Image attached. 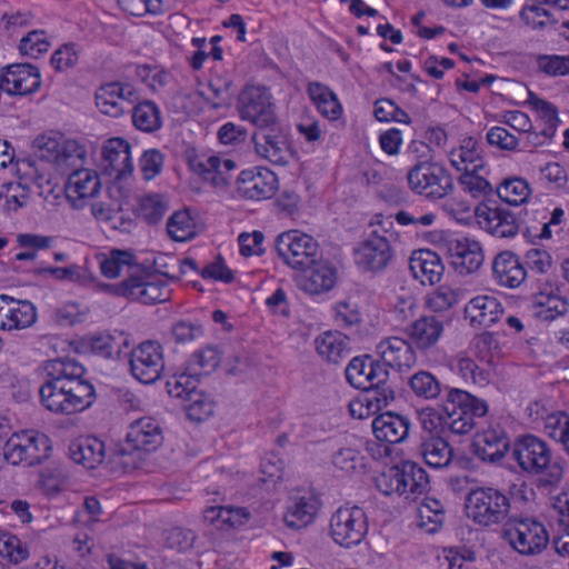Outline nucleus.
Wrapping results in <instances>:
<instances>
[{
    "instance_id": "1",
    "label": "nucleus",
    "mask_w": 569,
    "mask_h": 569,
    "mask_svg": "<svg viewBox=\"0 0 569 569\" xmlns=\"http://www.w3.org/2000/svg\"><path fill=\"white\" fill-rule=\"evenodd\" d=\"M346 379L356 389L366 392L368 413L388 407L396 398L386 363L365 355L355 357L346 368Z\"/></svg>"
},
{
    "instance_id": "2",
    "label": "nucleus",
    "mask_w": 569,
    "mask_h": 569,
    "mask_svg": "<svg viewBox=\"0 0 569 569\" xmlns=\"http://www.w3.org/2000/svg\"><path fill=\"white\" fill-rule=\"evenodd\" d=\"M512 457L523 471L538 476L542 486L558 485L563 478V459L536 436L520 437L513 445Z\"/></svg>"
},
{
    "instance_id": "3",
    "label": "nucleus",
    "mask_w": 569,
    "mask_h": 569,
    "mask_svg": "<svg viewBox=\"0 0 569 569\" xmlns=\"http://www.w3.org/2000/svg\"><path fill=\"white\" fill-rule=\"evenodd\" d=\"M40 403L54 415H74L89 409L97 399L91 382L50 383L39 388Z\"/></svg>"
},
{
    "instance_id": "4",
    "label": "nucleus",
    "mask_w": 569,
    "mask_h": 569,
    "mask_svg": "<svg viewBox=\"0 0 569 569\" xmlns=\"http://www.w3.org/2000/svg\"><path fill=\"white\" fill-rule=\"evenodd\" d=\"M465 506L467 517L481 527H503L513 517L510 498L493 487L472 489L466 497Z\"/></svg>"
},
{
    "instance_id": "5",
    "label": "nucleus",
    "mask_w": 569,
    "mask_h": 569,
    "mask_svg": "<svg viewBox=\"0 0 569 569\" xmlns=\"http://www.w3.org/2000/svg\"><path fill=\"white\" fill-rule=\"evenodd\" d=\"M163 276L168 273H157L151 267L142 266V271L134 278H126L122 282L116 284H106L104 289L114 296L123 297L132 301H139L143 305H154L166 302L170 299L171 290Z\"/></svg>"
},
{
    "instance_id": "6",
    "label": "nucleus",
    "mask_w": 569,
    "mask_h": 569,
    "mask_svg": "<svg viewBox=\"0 0 569 569\" xmlns=\"http://www.w3.org/2000/svg\"><path fill=\"white\" fill-rule=\"evenodd\" d=\"M501 537L521 556L540 555L549 543L546 526L530 516H513L505 523Z\"/></svg>"
},
{
    "instance_id": "7",
    "label": "nucleus",
    "mask_w": 569,
    "mask_h": 569,
    "mask_svg": "<svg viewBox=\"0 0 569 569\" xmlns=\"http://www.w3.org/2000/svg\"><path fill=\"white\" fill-rule=\"evenodd\" d=\"M443 410V425L452 433L466 435L476 427L477 418L487 415L488 405L466 390L451 388L448 390Z\"/></svg>"
},
{
    "instance_id": "8",
    "label": "nucleus",
    "mask_w": 569,
    "mask_h": 569,
    "mask_svg": "<svg viewBox=\"0 0 569 569\" xmlns=\"http://www.w3.org/2000/svg\"><path fill=\"white\" fill-rule=\"evenodd\" d=\"M409 188L421 197L441 200L455 190L453 177L439 162L418 161L407 173Z\"/></svg>"
},
{
    "instance_id": "9",
    "label": "nucleus",
    "mask_w": 569,
    "mask_h": 569,
    "mask_svg": "<svg viewBox=\"0 0 569 569\" xmlns=\"http://www.w3.org/2000/svg\"><path fill=\"white\" fill-rule=\"evenodd\" d=\"M368 530V516L356 505L341 506L330 517L329 535L340 547L350 549L360 545Z\"/></svg>"
},
{
    "instance_id": "10",
    "label": "nucleus",
    "mask_w": 569,
    "mask_h": 569,
    "mask_svg": "<svg viewBox=\"0 0 569 569\" xmlns=\"http://www.w3.org/2000/svg\"><path fill=\"white\" fill-rule=\"evenodd\" d=\"M237 108L241 119L259 130L278 124L272 96L266 87L247 86L239 94Z\"/></svg>"
},
{
    "instance_id": "11",
    "label": "nucleus",
    "mask_w": 569,
    "mask_h": 569,
    "mask_svg": "<svg viewBox=\"0 0 569 569\" xmlns=\"http://www.w3.org/2000/svg\"><path fill=\"white\" fill-rule=\"evenodd\" d=\"M278 256L292 269H306L317 262L319 244L310 234L298 230L282 232L276 239Z\"/></svg>"
},
{
    "instance_id": "12",
    "label": "nucleus",
    "mask_w": 569,
    "mask_h": 569,
    "mask_svg": "<svg viewBox=\"0 0 569 569\" xmlns=\"http://www.w3.org/2000/svg\"><path fill=\"white\" fill-rule=\"evenodd\" d=\"M32 146L41 159L56 162L60 168L74 166L86 156L83 146L77 140L64 138L60 132L40 134Z\"/></svg>"
},
{
    "instance_id": "13",
    "label": "nucleus",
    "mask_w": 569,
    "mask_h": 569,
    "mask_svg": "<svg viewBox=\"0 0 569 569\" xmlns=\"http://www.w3.org/2000/svg\"><path fill=\"white\" fill-rule=\"evenodd\" d=\"M395 258L390 241L378 230H372L355 249L357 266L367 272L378 273L386 270Z\"/></svg>"
},
{
    "instance_id": "14",
    "label": "nucleus",
    "mask_w": 569,
    "mask_h": 569,
    "mask_svg": "<svg viewBox=\"0 0 569 569\" xmlns=\"http://www.w3.org/2000/svg\"><path fill=\"white\" fill-rule=\"evenodd\" d=\"M130 371L144 385L160 379L164 369L163 350L160 343L151 340L141 342L130 351Z\"/></svg>"
},
{
    "instance_id": "15",
    "label": "nucleus",
    "mask_w": 569,
    "mask_h": 569,
    "mask_svg": "<svg viewBox=\"0 0 569 569\" xmlns=\"http://www.w3.org/2000/svg\"><path fill=\"white\" fill-rule=\"evenodd\" d=\"M236 183L238 196L253 201L270 199L278 189L277 176L264 167H256L241 171Z\"/></svg>"
},
{
    "instance_id": "16",
    "label": "nucleus",
    "mask_w": 569,
    "mask_h": 569,
    "mask_svg": "<svg viewBox=\"0 0 569 569\" xmlns=\"http://www.w3.org/2000/svg\"><path fill=\"white\" fill-rule=\"evenodd\" d=\"M41 87L38 67L30 63H12L0 71V88L11 96H27Z\"/></svg>"
},
{
    "instance_id": "17",
    "label": "nucleus",
    "mask_w": 569,
    "mask_h": 569,
    "mask_svg": "<svg viewBox=\"0 0 569 569\" xmlns=\"http://www.w3.org/2000/svg\"><path fill=\"white\" fill-rule=\"evenodd\" d=\"M136 100V89L129 83L109 82L96 92L97 108L101 113L113 118L130 111Z\"/></svg>"
},
{
    "instance_id": "18",
    "label": "nucleus",
    "mask_w": 569,
    "mask_h": 569,
    "mask_svg": "<svg viewBox=\"0 0 569 569\" xmlns=\"http://www.w3.org/2000/svg\"><path fill=\"white\" fill-rule=\"evenodd\" d=\"M130 143L123 138L107 140L101 149L100 168L102 173L120 180L133 171Z\"/></svg>"
},
{
    "instance_id": "19",
    "label": "nucleus",
    "mask_w": 569,
    "mask_h": 569,
    "mask_svg": "<svg viewBox=\"0 0 569 569\" xmlns=\"http://www.w3.org/2000/svg\"><path fill=\"white\" fill-rule=\"evenodd\" d=\"M479 226L498 238H513L519 232V222L513 212L499 207L480 203L475 210Z\"/></svg>"
},
{
    "instance_id": "20",
    "label": "nucleus",
    "mask_w": 569,
    "mask_h": 569,
    "mask_svg": "<svg viewBox=\"0 0 569 569\" xmlns=\"http://www.w3.org/2000/svg\"><path fill=\"white\" fill-rule=\"evenodd\" d=\"M448 322L443 317L421 316L406 327L405 333L418 350L427 352L439 343Z\"/></svg>"
},
{
    "instance_id": "21",
    "label": "nucleus",
    "mask_w": 569,
    "mask_h": 569,
    "mask_svg": "<svg viewBox=\"0 0 569 569\" xmlns=\"http://www.w3.org/2000/svg\"><path fill=\"white\" fill-rule=\"evenodd\" d=\"M492 279L501 288L518 289L528 278L521 258L511 250L497 253L491 263Z\"/></svg>"
},
{
    "instance_id": "22",
    "label": "nucleus",
    "mask_w": 569,
    "mask_h": 569,
    "mask_svg": "<svg viewBox=\"0 0 569 569\" xmlns=\"http://www.w3.org/2000/svg\"><path fill=\"white\" fill-rule=\"evenodd\" d=\"M257 154L273 164L284 166L291 157L287 137L277 128L259 130L252 137Z\"/></svg>"
},
{
    "instance_id": "23",
    "label": "nucleus",
    "mask_w": 569,
    "mask_h": 569,
    "mask_svg": "<svg viewBox=\"0 0 569 569\" xmlns=\"http://www.w3.org/2000/svg\"><path fill=\"white\" fill-rule=\"evenodd\" d=\"M101 190L99 174L90 169L74 170L66 183V197L74 209H81L86 200L94 198Z\"/></svg>"
},
{
    "instance_id": "24",
    "label": "nucleus",
    "mask_w": 569,
    "mask_h": 569,
    "mask_svg": "<svg viewBox=\"0 0 569 569\" xmlns=\"http://www.w3.org/2000/svg\"><path fill=\"white\" fill-rule=\"evenodd\" d=\"M448 253L453 268L467 274L476 272L485 259L480 243L466 237L450 241Z\"/></svg>"
},
{
    "instance_id": "25",
    "label": "nucleus",
    "mask_w": 569,
    "mask_h": 569,
    "mask_svg": "<svg viewBox=\"0 0 569 569\" xmlns=\"http://www.w3.org/2000/svg\"><path fill=\"white\" fill-rule=\"evenodd\" d=\"M411 421L408 417L392 411L377 416L372 421V431L377 440L390 445L403 442L410 432Z\"/></svg>"
},
{
    "instance_id": "26",
    "label": "nucleus",
    "mask_w": 569,
    "mask_h": 569,
    "mask_svg": "<svg viewBox=\"0 0 569 569\" xmlns=\"http://www.w3.org/2000/svg\"><path fill=\"white\" fill-rule=\"evenodd\" d=\"M163 441L161 427L157 420L143 417L130 425L127 445L142 452L154 451Z\"/></svg>"
},
{
    "instance_id": "27",
    "label": "nucleus",
    "mask_w": 569,
    "mask_h": 569,
    "mask_svg": "<svg viewBox=\"0 0 569 569\" xmlns=\"http://www.w3.org/2000/svg\"><path fill=\"white\" fill-rule=\"evenodd\" d=\"M310 270L301 274L297 281L298 287L310 295H320L330 291L337 283V268L328 262L313 263Z\"/></svg>"
},
{
    "instance_id": "28",
    "label": "nucleus",
    "mask_w": 569,
    "mask_h": 569,
    "mask_svg": "<svg viewBox=\"0 0 569 569\" xmlns=\"http://www.w3.org/2000/svg\"><path fill=\"white\" fill-rule=\"evenodd\" d=\"M409 268L415 279L423 286L439 282L445 271L440 257L429 249L415 251L410 257Z\"/></svg>"
},
{
    "instance_id": "29",
    "label": "nucleus",
    "mask_w": 569,
    "mask_h": 569,
    "mask_svg": "<svg viewBox=\"0 0 569 569\" xmlns=\"http://www.w3.org/2000/svg\"><path fill=\"white\" fill-rule=\"evenodd\" d=\"M502 313V307L496 297L477 296L466 305L465 317L472 327L488 328L497 322Z\"/></svg>"
},
{
    "instance_id": "30",
    "label": "nucleus",
    "mask_w": 569,
    "mask_h": 569,
    "mask_svg": "<svg viewBox=\"0 0 569 569\" xmlns=\"http://www.w3.org/2000/svg\"><path fill=\"white\" fill-rule=\"evenodd\" d=\"M509 439L501 429H488L477 435L473 451L482 461L498 462L509 449Z\"/></svg>"
},
{
    "instance_id": "31",
    "label": "nucleus",
    "mask_w": 569,
    "mask_h": 569,
    "mask_svg": "<svg viewBox=\"0 0 569 569\" xmlns=\"http://www.w3.org/2000/svg\"><path fill=\"white\" fill-rule=\"evenodd\" d=\"M100 270L106 278H117L123 273L127 278H134L142 271V264L137 261L133 252L129 250L112 249L109 254L100 259Z\"/></svg>"
},
{
    "instance_id": "32",
    "label": "nucleus",
    "mask_w": 569,
    "mask_h": 569,
    "mask_svg": "<svg viewBox=\"0 0 569 569\" xmlns=\"http://www.w3.org/2000/svg\"><path fill=\"white\" fill-rule=\"evenodd\" d=\"M44 372L46 380L42 385L90 382L84 378L86 368L77 360L70 358L47 361Z\"/></svg>"
},
{
    "instance_id": "33",
    "label": "nucleus",
    "mask_w": 569,
    "mask_h": 569,
    "mask_svg": "<svg viewBox=\"0 0 569 569\" xmlns=\"http://www.w3.org/2000/svg\"><path fill=\"white\" fill-rule=\"evenodd\" d=\"M320 507L321 501L313 495L297 497L289 505L283 520L291 529H302L315 520Z\"/></svg>"
},
{
    "instance_id": "34",
    "label": "nucleus",
    "mask_w": 569,
    "mask_h": 569,
    "mask_svg": "<svg viewBox=\"0 0 569 569\" xmlns=\"http://www.w3.org/2000/svg\"><path fill=\"white\" fill-rule=\"evenodd\" d=\"M412 343L399 337H390L378 345L379 353L386 363V368L392 367L401 370L409 368L415 362Z\"/></svg>"
},
{
    "instance_id": "35",
    "label": "nucleus",
    "mask_w": 569,
    "mask_h": 569,
    "mask_svg": "<svg viewBox=\"0 0 569 569\" xmlns=\"http://www.w3.org/2000/svg\"><path fill=\"white\" fill-rule=\"evenodd\" d=\"M318 355L326 361L338 365L350 356L349 338L340 331H326L315 339Z\"/></svg>"
},
{
    "instance_id": "36",
    "label": "nucleus",
    "mask_w": 569,
    "mask_h": 569,
    "mask_svg": "<svg viewBox=\"0 0 569 569\" xmlns=\"http://www.w3.org/2000/svg\"><path fill=\"white\" fill-rule=\"evenodd\" d=\"M449 159L452 167L459 171H480L485 168L481 146L473 137H465L459 148L450 151Z\"/></svg>"
},
{
    "instance_id": "37",
    "label": "nucleus",
    "mask_w": 569,
    "mask_h": 569,
    "mask_svg": "<svg viewBox=\"0 0 569 569\" xmlns=\"http://www.w3.org/2000/svg\"><path fill=\"white\" fill-rule=\"evenodd\" d=\"M528 409L530 417L536 421H542L545 432L563 445V440L569 436V417L561 411L549 412L540 402L531 403Z\"/></svg>"
},
{
    "instance_id": "38",
    "label": "nucleus",
    "mask_w": 569,
    "mask_h": 569,
    "mask_svg": "<svg viewBox=\"0 0 569 569\" xmlns=\"http://www.w3.org/2000/svg\"><path fill=\"white\" fill-rule=\"evenodd\" d=\"M69 455L76 463L93 469L104 461L106 446L97 437H86L70 445Z\"/></svg>"
},
{
    "instance_id": "39",
    "label": "nucleus",
    "mask_w": 569,
    "mask_h": 569,
    "mask_svg": "<svg viewBox=\"0 0 569 569\" xmlns=\"http://www.w3.org/2000/svg\"><path fill=\"white\" fill-rule=\"evenodd\" d=\"M399 466L401 493L409 498L411 495L423 493L429 486L426 470L411 460L402 461Z\"/></svg>"
},
{
    "instance_id": "40",
    "label": "nucleus",
    "mask_w": 569,
    "mask_h": 569,
    "mask_svg": "<svg viewBox=\"0 0 569 569\" xmlns=\"http://www.w3.org/2000/svg\"><path fill=\"white\" fill-rule=\"evenodd\" d=\"M420 455L429 467L441 469L450 465L453 450L443 438L429 436L420 445Z\"/></svg>"
},
{
    "instance_id": "41",
    "label": "nucleus",
    "mask_w": 569,
    "mask_h": 569,
    "mask_svg": "<svg viewBox=\"0 0 569 569\" xmlns=\"http://www.w3.org/2000/svg\"><path fill=\"white\" fill-rule=\"evenodd\" d=\"M408 385L412 393L423 400H436L443 390L448 391L450 389L436 375L427 370L415 372L409 378Z\"/></svg>"
},
{
    "instance_id": "42",
    "label": "nucleus",
    "mask_w": 569,
    "mask_h": 569,
    "mask_svg": "<svg viewBox=\"0 0 569 569\" xmlns=\"http://www.w3.org/2000/svg\"><path fill=\"white\" fill-rule=\"evenodd\" d=\"M122 340V345L128 347L129 341L126 335L119 337ZM81 348L84 351H90L103 358H112L113 355H120L121 342L118 338L109 335H93L88 336L81 340Z\"/></svg>"
},
{
    "instance_id": "43",
    "label": "nucleus",
    "mask_w": 569,
    "mask_h": 569,
    "mask_svg": "<svg viewBox=\"0 0 569 569\" xmlns=\"http://www.w3.org/2000/svg\"><path fill=\"white\" fill-rule=\"evenodd\" d=\"M222 360V352L216 346H207L192 353L187 362V370L198 377L208 376L216 371Z\"/></svg>"
},
{
    "instance_id": "44",
    "label": "nucleus",
    "mask_w": 569,
    "mask_h": 569,
    "mask_svg": "<svg viewBox=\"0 0 569 569\" xmlns=\"http://www.w3.org/2000/svg\"><path fill=\"white\" fill-rule=\"evenodd\" d=\"M443 505L435 498H426L418 508L417 526L428 533L438 531L445 522Z\"/></svg>"
},
{
    "instance_id": "45",
    "label": "nucleus",
    "mask_w": 569,
    "mask_h": 569,
    "mask_svg": "<svg viewBox=\"0 0 569 569\" xmlns=\"http://www.w3.org/2000/svg\"><path fill=\"white\" fill-rule=\"evenodd\" d=\"M9 330H21L32 327L37 321V309L28 300H14L8 296Z\"/></svg>"
},
{
    "instance_id": "46",
    "label": "nucleus",
    "mask_w": 569,
    "mask_h": 569,
    "mask_svg": "<svg viewBox=\"0 0 569 569\" xmlns=\"http://www.w3.org/2000/svg\"><path fill=\"white\" fill-rule=\"evenodd\" d=\"M496 193L503 202L519 206L528 200L531 189L523 178L513 177L501 181L496 188Z\"/></svg>"
},
{
    "instance_id": "47",
    "label": "nucleus",
    "mask_w": 569,
    "mask_h": 569,
    "mask_svg": "<svg viewBox=\"0 0 569 569\" xmlns=\"http://www.w3.org/2000/svg\"><path fill=\"white\" fill-rule=\"evenodd\" d=\"M167 232L178 242L192 239L197 234V226L189 210L176 211L168 220Z\"/></svg>"
},
{
    "instance_id": "48",
    "label": "nucleus",
    "mask_w": 569,
    "mask_h": 569,
    "mask_svg": "<svg viewBox=\"0 0 569 569\" xmlns=\"http://www.w3.org/2000/svg\"><path fill=\"white\" fill-rule=\"evenodd\" d=\"M132 121L137 129L153 132L161 127L160 110L152 101H143L131 107Z\"/></svg>"
},
{
    "instance_id": "49",
    "label": "nucleus",
    "mask_w": 569,
    "mask_h": 569,
    "mask_svg": "<svg viewBox=\"0 0 569 569\" xmlns=\"http://www.w3.org/2000/svg\"><path fill=\"white\" fill-rule=\"evenodd\" d=\"M528 102L533 107L539 114V118L543 121L545 127L541 129V134L545 139H551L559 123L557 108L552 103L540 99L531 92L529 93Z\"/></svg>"
},
{
    "instance_id": "50",
    "label": "nucleus",
    "mask_w": 569,
    "mask_h": 569,
    "mask_svg": "<svg viewBox=\"0 0 569 569\" xmlns=\"http://www.w3.org/2000/svg\"><path fill=\"white\" fill-rule=\"evenodd\" d=\"M199 378L187 369L183 372L176 373L166 383L168 393L184 402L191 393L198 391Z\"/></svg>"
},
{
    "instance_id": "51",
    "label": "nucleus",
    "mask_w": 569,
    "mask_h": 569,
    "mask_svg": "<svg viewBox=\"0 0 569 569\" xmlns=\"http://www.w3.org/2000/svg\"><path fill=\"white\" fill-rule=\"evenodd\" d=\"M0 556L13 565H19L30 557V551L27 543L17 536L8 531H0Z\"/></svg>"
},
{
    "instance_id": "52",
    "label": "nucleus",
    "mask_w": 569,
    "mask_h": 569,
    "mask_svg": "<svg viewBox=\"0 0 569 569\" xmlns=\"http://www.w3.org/2000/svg\"><path fill=\"white\" fill-rule=\"evenodd\" d=\"M204 518L211 523L221 522L230 527H238L246 523L249 518V512L243 508L214 506L204 510Z\"/></svg>"
},
{
    "instance_id": "53",
    "label": "nucleus",
    "mask_w": 569,
    "mask_h": 569,
    "mask_svg": "<svg viewBox=\"0 0 569 569\" xmlns=\"http://www.w3.org/2000/svg\"><path fill=\"white\" fill-rule=\"evenodd\" d=\"M183 408L190 420L203 421L214 411V405L209 397L202 391L191 393L183 402Z\"/></svg>"
},
{
    "instance_id": "54",
    "label": "nucleus",
    "mask_w": 569,
    "mask_h": 569,
    "mask_svg": "<svg viewBox=\"0 0 569 569\" xmlns=\"http://www.w3.org/2000/svg\"><path fill=\"white\" fill-rule=\"evenodd\" d=\"M109 462L113 469H120L123 472H130L140 468L143 462L142 451L133 449L131 446L116 449L109 457Z\"/></svg>"
},
{
    "instance_id": "55",
    "label": "nucleus",
    "mask_w": 569,
    "mask_h": 569,
    "mask_svg": "<svg viewBox=\"0 0 569 569\" xmlns=\"http://www.w3.org/2000/svg\"><path fill=\"white\" fill-rule=\"evenodd\" d=\"M537 316L543 320H553L568 311L567 300L555 295H539L535 301Z\"/></svg>"
},
{
    "instance_id": "56",
    "label": "nucleus",
    "mask_w": 569,
    "mask_h": 569,
    "mask_svg": "<svg viewBox=\"0 0 569 569\" xmlns=\"http://www.w3.org/2000/svg\"><path fill=\"white\" fill-rule=\"evenodd\" d=\"M27 462L29 466L40 465L49 457V439L46 435L32 430L27 431Z\"/></svg>"
},
{
    "instance_id": "57",
    "label": "nucleus",
    "mask_w": 569,
    "mask_h": 569,
    "mask_svg": "<svg viewBox=\"0 0 569 569\" xmlns=\"http://www.w3.org/2000/svg\"><path fill=\"white\" fill-rule=\"evenodd\" d=\"M479 171L468 170L459 177V183L462 189L470 193L473 198L487 197L495 191L491 183L483 177L478 174Z\"/></svg>"
},
{
    "instance_id": "58",
    "label": "nucleus",
    "mask_w": 569,
    "mask_h": 569,
    "mask_svg": "<svg viewBox=\"0 0 569 569\" xmlns=\"http://www.w3.org/2000/svg\"><path fill=\"white\" fill-rule=\"evenodd\" d=\"M27 431L20 433L10 435L1 456L6 461L12 465H19L22 461H27Z\"/></svg>"
},
{
    "instance_id": "59",
    "label": "nucleus",
    "mask_w": 569,
    "mask_h": 569,
    "mask_svg": "<svg viewBox=\"0 0 569 569\" xmlns=\"http://www.w3.org/2000/svg\"><path fill=\"white\" fill-rule=\"evenodd\" d=\"M140 213L149 223H157L168 210V203L161 194H148L140 200Z\"/></svg>"
},
{
    "instance_id": "60",
    "label": "nucleus",
    "mask_w": 569,
    "mask_h": 569,
    "mask_svg": "<svg viewBox=\"0 0 569 569\" xmlns=\"http://www.w3.org/2000/svg\"><path fill=\"white\" fill-rule=\"evenodd\" d=\"M459 300L458 292L448 287L440 286L427 297V306L435 312H445L456 306Z\"/></svg>"
},
{
    "instance_id": "61",
    "label": "nucleus",
    "mask_w": 569,
    "mask_h": 569,
    "mask_svg": "<svg viewBox=\"0 0 569 569\" xmlns=\"http://www.w3.org/2000/svg\"><path fill=\"white\" fill-rule=\"evenodd\" d=\"M521 260L528 272L546 274L552 268V257L543 249L531 248L526 251Z\"/></svg>"
},
{
    "instance_id": "62",
    "label": "nucleus",
    "mask_w": 569,
    "mask_h": 569,
    "mask_svg": "<svg viewBox=\"0 0 569 569\" xmlns=\"http://www.w3.org/2000/svg\"><path fill=\"white\" fill-rule=\"evenodd\" d=\"M455 369L466 383L485 385L488 382V373L480 369L471 358H458Z\"/></svg>"
},
{
    "instance_id": "63",
    "label": "nucleus",
    "mask_w": 569,
    "mask_h": 569,
    "mask_svg": "<svg viewBox=\"0 0 569 569\" xmlns=\"http://www.w3.org/2000/svg\"><path fill=\"white\" fill-rule=\"evenodd\" d=\"M50 43L44 31L33 30L20 40L19 50L22 54L38 58L49 50Z\"/></svg>"
},
{
    "instance_id": "64",
    "label": "nucleus",
    "mask_w": 569,
    "mask_h": 569,
    "mask_svg": "<svg viewBox=\"0 0 569 569\" xmlns=\"http://www.w3.org/2000/svg\"><path fill=\"white\" fill-rule=\"evenodd\" d=\"M193 170L200 174L203 180L209 181L214 187H224L229 184L230 176L223 168H210L206 166V159H199L191 162Z\"/></svg>"
}]
</instances>
